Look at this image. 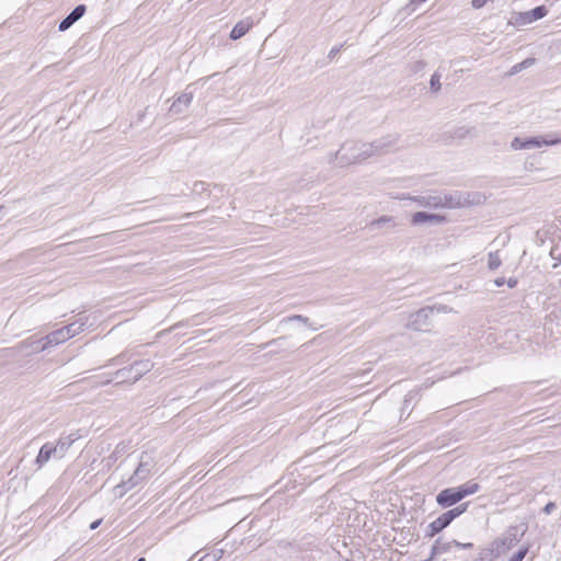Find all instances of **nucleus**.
Returning <instances> with one entry per match:
<instances>
[{
  "label": "nucleus",
  "instance_id": "1",
  "mask_svg": "<svg viewBox=\"0 0 561 561\" xmlns=\"http://www.w3.org/2000/svg\"><path fill=\"white\" fill-rule=\"evenodd\" d=\"M369 150L367 142L348 140L341 146L334 158L340 167L351 165L370 158Z\"/></svg>",
  "mask_w": 561,
  "mask_h": 561
},
{
  "label": "nucleus",
  "instance_id": "2",
  "mask_svg": "<svg viewBox=\"0 0 561 561\" xmlns=\"http://www.w3.org/2000/svg\"><path fill=\"white\" fill-rule=\"evenodd\" d=\"M450 310L447 306L422 308L410 316L407 328L414 331L428 332L433 327L432 316L434 312H448Z\"/></svg>",
  "mask_w": 561,
  "mask_h": 561
},
{
  "label": "nucleus",
  "instance_id": "3",
  "mask_svg": "<svg viewBox=\"0 0 561 561\" xmlns=\"http://www.w3.org/2000/svg\"><path fill=\"white\" fill-rule=\"evenodd\" d=\"M468 504H460L457 507H454L442 515H439L436 519L428 524L425 535L427 537H434L446 527L450 525V523L466 512Z\"/></svg>",
  "mask_w": 561,
  "mask_h": 561
},
{
  "label": "nucleus",
  "instance_id": "4",
  "mask_svg": "<svg viewBox=\"0 0 561 561\" xmlns=\"http://www.w3.org/2000/svg\"><path fill=\"white\" fill-rule=\"evenodd\" d=\"M518 542H519V538L517 536V529L510 528L505 534H503L501 537H499L494 541H492L490 550L492 553H495L496 556H501V554L506 553Z\"/></svg>",
  "mask_w": 561,
  "mask_h": 561
},
{
  "label": "nucleus",
  "instance_id": "5",
  "mask_svg": "<svg viewBox=\"0 0 561 561\" xmlns=\"http://www.w3.org/2000/svg\"><path fill=\"white\" fill-rule=\"evenodd\" d=\"M70 339L67 329L60 328L47 334L43 340L33 343L32 352H41L47 348L49 345H58Z\"/></svg>",
  "mask_w": 561,
  "mask_h": 561
},
{
  "label": "nucleus",
  "instance_id": "6",
  "mask_svg": "<svg viewBox=\"0 0 561 561\" xmlns=\"http://www.w3.org/2000/svg\"><path fill=\"white\" fill-rule=\"evenodd\" d=\"M399 141L398 135H387L371 142H367L370 147V157L380 156L389 152Z\"/></svg>",
  "mask_w": 561,
  "mask_h": 561
},
{
  "label": "nucleus",
  "instance_id": "7",
  "mask_svg": "<svg viewBox=\"0 0 561 561\" xmlns=\"http://www.w3.org/2000/svg\"><path fill=\"white\" fill-rule=\"evenodd\" d=\"M442 208H458L471 203L469 194L465 195L460 192L440 193Z\"/></svg>",
  "mask_w": 561,
  "mask_h": 561
},
{
  "label": "nucleus",
  "instance_id": "8",
  "mask_svg": "<svg viewBox=\"0 0 561 561\" xmlns=\"http://www.w3.org/2000/svg\"><path fill=\"white\" fill-rule=\"evenodd\" d=\"M561 144V134L549 133L542 136L526 138V149L539 148L541 146H556Z\"/></svg>",
  "mask_w": 561,
  "mask_h": 561
},
{
  "label": "nucleus",
  "instance_id": "9",
  "mask_svg": "<svg viewBox=\"0 0 561 561\" xmlns=\"http://www.w3.org/2000/svg\"><path fill=\"white\" fill-rule=\"evenodd\" d=\"M436 502L440 507L446 508L460 502V497L456 488H447L436 495Z\"/></svg>",
  "mask_w": 561,
  "mask_h": 561
},
{
  "label": "nucleus",
  "instance_id": "10",
  "mask_svg": "<svg viewBox=\"0 0 561 561\" xmlns=\"http://www.w3.org/2000/svg\"><path fill=\"white\" fill-rule=\"evenodd\" d=\"M87 11L84 4L77 5L58 25L60 32L70 28L78 20H80Z\"/></svg>",
  "mask_w": 561,
  "mask_h": 561
},
{
  "label": "nucleus",
  "instance_id": "11",
  "mask_svg": "<svg viewBox=\"0 0 561 561\" xmlns=\"http://www.w3.org/2000/svg\"><path fill=\"white\" fill-rule=\"evenodd\" d=\"M81 435L77 433L69 434L67 436H61L54 446L56 447L57 451V459L62 458L68 449L71 447V445L80 438Z\"/></svg>",
  "mask_w": 561,
  "mask_h": 561
},
{
  "label": "nucleus",
  "instance_id": "12",
  "mask_svg": "<svg viewBox=\"0 0 561 561\" xmlns=\"http://www.w3.org/2000/svg\"><path fill=\"white\" fill-rule=\"evenodd\" d=\"M51 457L57 458L56 447L51 443H46L41 447L39 453L35 458V465L39 469L47 463Z\"/></svg>",
  "mask_w": 561,
  "mask_h": 561
},
{
  "label": "nucleus",
  "instance_id": "13",
  "mask_svg": "<svg viewBox=\"0 0 561 561\" xmlns=\"http://www.w3.org/2000/svg\"><path fill=\"white\" fill-rule=\"evenodd\" d=\"M129 367L133 373V382H136L153 368V363L149 359H140L134 362Z\"/></svg>",
  "mask_w": 561,
  "mask_h": 561
},
{
  "label": "nucleus",
  "instance_id": "14",
  "mask_svg": "<svg viewBox=\"0 0 561 561\" xmlns=\"http://www.w3.org/2000/svg\"><path fill=\"white\" fill-rule=\"evenodd\" d=\"M445 220V217L437 214H430L426 211H416L412 215L411 222L412 225H421L425 222L430 224H440Z\"/></svg>",
  "mask_w": 561,
  "mask_h": 561
},
{
  "label": "nucleus",
  "instance_id": "15",
  "mask_svg": "<svg viewBox=\"0 0 561 561\" xmlns=\"http://www.w3.org/2000/svg\"><path fill=\"white\" fill-rule=\"evenodd\" d=\"M253 26V21L251 19H244L239 21L230 32V38L236 41L244 36L250 28Z\"/></svg>",
  "mask_w": 561,
  "mask_h": 561
},
{
  "label": "nucleus",
  "instance_id": "16",
  "mask_svg": "<svg viewBox=\"0 0 561 561\" xmlns=\"http://www.w3.org/2000/svg\"><path fill=\"white\" fill-rule=\"evenodd\" d=\"M113 379L118 380V383L131 381L133 382V373L130 367H124L112 374L110 378L101 381V385H108Z\"/></svg>",
  "mask_w": 561,
  "mask_h": 561
},
{
  "label": "nucleus",
  "instance_id": "17",
  "mask_svg": "<svg viewBox=\"0 0 561 561\" xmlns=\"http://www.w3.org/2000/svg\"><path fill=\"white\" fill-rule=\"evenodd\" d=\"M193 100V94L192 93H183L181 94L171 105L170 107V112L172 113H181L183 111V108H186L188 107V105L191 104Z\"/></svg>",
  "mask_w": 561,
  "mask_h": 561
},
{
  "label": "nucleus",
  "instance_id": "18",
  "mask_svg": "<svg viewBox=\"0 0 561 561\" xmlns=\"http://www.w3.org/2000/svg\"><path fill=\"white\" fill-rule=\"evenodd\" d=\"M455 488H456L458 495L460 497V501H461L465 497L477 493L480 490V484L470 480V481H468L461 485L455 486Z\"/></svg>",
  "mask_w": 561,
  "mask_h": 561
},
{
  "label": "nucleus",
  "instance_id": "19",
  "mask_svg": "<svg viewBox=\"0 0 561 561\" xmlns=\"http://www.w3.org/2000/svg\"><path fill=\"white\" fill-rule=\"evenodd\" d=\"M85 324H87V318L80 316V318L78 320L66 325L65 328L67 329L70 337H72V336L79 334L80 332H82Z\"/></svg>",
  "mask_w": 561,
  "mask_h": 561
},
{
  "label": "nucleus",
  "instance_id": "20",
  "mask_svg": "<svg viewBox=\"0 0 561 561\" xmlns=\"http://www.w3.org/2000/svg\"><path fill=\"white\" fill-rule=\"evenodd\" d=\"M147 458V456L141 455L139 465L135 470L137 477H144V479L149 477L151 463Z\"/></svg>",
  "mask_w": 561,
  "mask_h": 561
},
{
  "label": "nucleus",
  "instance_id": "21",
  "mask_svg": "<svg viewBox=\"0 0 561 561\" xmlns=\"http://www.w3.org/2000/svg\"><path fill=\"white\" fill-rule=\"evenodd\" d=\"M502 264V251L497 250L488 254V268L490 271L497 270Z\"/></svg>",
  "mask_w": 561,
  "mask_h": 561
},
{
  "label": "nucleus",
  "instance_id": "22",
  "mask_svg": "<svg viewBox=\"0 0 561 561\" xmlns=\"http://www.w3.org/2000/svg\"><path fill=\"white\" fill-rule=\"evenodd\" d=\"M383 226H390V227L394 228L397 226V222H396L394 218L391 216H381L378 219H375L369 224L370 228H375V227L381 228Z\"/></svg>",
  "mask_w": 561,
  "mask_h": 561
},
{
  "label": "nucleus",
  "instance_id": "23",
  "mask_svg": "<svg viewBox=\"0 0 561 561\" xmlns=\"http://www.w3.org/2000/svg\"><path fill=\"white\" fill-rule=\"evenodd\" d=\"M548 13V10L545 5H538L536 8H534L533 10H530L529 12H527V18H528V22H533V21H537V20H540L542 18H545Z\"/></svg>",
  "mask_w": 561,
  "mask_h": 561
},
{
  "label": "nucleus",
  "instance_id": "24",
  "mask_svg": "<svg viewBox=\"0 0 561 561\" xmlns=\"http://www.w3.org/2000/svg\"><path fill=\"white\" fill-rule=\"evenodd\" d=\"M142 480H145L144 477H137L135 471L134 474L127 481H124L121 484H118L116 489H124V491H127L138 485Z\"/></svg>",
  "mask_w": 561,
  "mask_h": 561
},
{
  "label": "nucleus",
  "instance_id": "25",
  "mask_svg": "<svg viewBox=\"0 0 561 561\" xmlns=\"http://www.w3.org/2000/svg\"><path fill=\"white\" fill-rule=\"evenodd\" d=\"M535 61H536L535 58H526L522 62L514 65L510 71V75H516L517 72H519L528 67H531L535 64Z\"/></svg>",
  "mask_w": 561,
  "mask_h": 561
},
{
  "label": "nucleus",
  "instance_id": "26",
  "mask_svg": "<svg viewBox=\"0 0 561 561\" xmlns=\"http://www.w3.org/2000/svg\"><path fill=\"white\" fill-rule=\"evenodd\" d=\"M425 207L442 208V195L440 194L427 195Z\"/></svg>",
  "mask_w": 561,
  "mask_h": 561
},
{
  "label": "nucleus",
  "instance_id": "27",
  "mask_svg": "<svg viewBox=\"0 0 561 561\" xmlns=\"http://www.w3.org/2000/svg\"><path fill=\"white\" fill-rule=\"evenodd\" d=\"M440 78H442V76L437 71L432 75L431 80H430V85H431V90L433 92H438L440 90V88H442Z\"/></svg>",
  "mask_w": 561,
  "mask_h": 561
},
{
  "label": "nucleus",
  "instance_id": "28",
  "mask_svg": "<svg viewBox=\"0 0 561 561\" xmlns=\"http://www.w3.org/2000/svg\"><path fill=\"white\" fill-rule=\"evenodd\" d=\"M224 550L219 549L211 553L205 554L203 558H201L198 561H219L222 558Z\"/></svg>",
  "mask_w": 561,
  "mask_h": 561
},
{
  "label": "nucleus",
  "instance_id": "29",
  "mask_svg": "<svg viewBox=\"0 0 561 561\" xmlns=\"http://www.w3.org/2000/svg\"><path fill=\"white\" fill-rule=\"evenodd\" d=\"M127 360H129V357L127 356V354L126 353H121L119 355L111 358L108 360V363H107V366L124 364Z\"/></svg>",
  "mask_w": 561,
  "mask_h": 561
},
{
  "label": "nucleus",
  "instance_id": "30",
  "mask_svg": "<svg viewBox=\"0 0 561 561\" xmlns=\"http://www.w3.org/2000/svg\"><path fill=\"white\" fill-rule=\"evenodd\" d=\"M511 147L514 149V150H522V149H526L527 145H526V138H519V137H515L512 142H511Z\"/></svg>",
  "mask_w": 561,
  "mask_h": 561
},
{
  "label": "nucleus",
  "instance_id": "31",
  "mask_svg": "<svg viewBox=\"0 0 561 561\" xmlns=\"http://www.w3.org/2000/svg\"><path fill=\"white\" fill-rule=\"evenodd\" d=\"M527 551H528V548H526V547L519 549L508 561H523Z\"/></svg>",
  "mask_w": 561,
  "mask_h": 561
},
{
  "label": "nucleus",
  "instance_id": "32",
  "mask_svg": "<svg viewBox=\"0 0 561 561\" xmlns=\"http://www.w3.org/2000/svg\"><path fill=\"white\" fill-rule=\"evenodd\" d=\"M550 320H557L558 323H561V307L557 308L549 314Z\"/></svg>",
  "mask_w": 561,
  "mask_h": 561
},
{
  "label": "nucleus",
  "instance_id": "33",
  "mask_svg": "<svg viewBox=\"0 0 561 561\" xmlns=\"http://www.w3.org/2000/svg\"><path fill=\"white\" fill-rule=\"evenodd\" d=\"M287 320L288 321H293V320L300 321V322L309 325V318L300 316V314H296V316L289 317Z\"/></svg>",
  "mask_w": 561,
  "mask_h": 561
},
{
  "label": "nucleus",
  "instance_id": "34",
  "mask_svg": "<svg viewBox=\"0 0 561 561\" xmlns=\"http://www.w3.org/2000/svg\"><path fill=\"white\" fill-rule=\"evenodd\" d=\"M556 510V504L553 502H549L542 508L545 514H551Z\"/></svg>",
  "mask_w": 561,
  "mask_h": 561
},
{
  "label": "nucleus",
  "instance_id": "35",
  "mask_svg": "<svg viewBox=\"0 0 561 561\" xmlns=\"http://www.w3.org/2000/svg\"><path fill=\"white\" fill-rule=\"evenodd\" d=\"M453 542H454V545H453L454 547H457V548H460V549H470V548H472V546H473V545H472V543H470V542H468V543H461V542H459V541H457V540H453Z\"/></svg>",
  "mask_w": 561,
  "mask_h": 561
},
{
  "label": "nucleus",
  "instance_id": "36",
  "mask_svg": "<svg viewBox=\"0 0 561 561\" xmlns=\"http://www.w3.org/2000/svg\"><path fill=\"white\" fill-rule=\"evenodd\" d=\"M341 48H342V45L341 46L332 47L331 50L329 51V56L328 57L329 58L335 57L340 53Z\"/></svg>",
  "mask_w": 561,
  "mask_h": 561
},
{
  "label": "nucleus",
  "instance_id": "37",
  "mask_svg": "<svg viewBox=\"0 0 561 561\" xmlns=\"http://www.w3.org/2000/svg\"><path fill=\"white\" fill-rule=\"evenodd\" d=\"M486 1L488 0H472L471 4L474 9H480L486 3Z\"/></svg>",
  "mask_w": 561,
  "mask_h": 561
},
{
  "label": "nucleus",
  "instance_id": "38",
  "mask_svg": "<svg viewBox=\"0 0 561 561\" xmlns=\"http://www.w3.org/2000/svg\"><path fill=\"white\" fill-rule=\"evenodd\" d=\"M101 523H102V519H101V518H100V519L94 520L93 523H91V525H90V529H91V530L96 529V528L101 525Z\"/></svg>",
  "mask_w": 561,
  "mask_h": 561
},
{
  "label": "nucleus",
  "instance_id": "39",
  "mask_svg": "<svg viewBox=\"0 0 561 561\" xmlns=\"http://www.w3.org/2000/svg\"><path fill=\"white\" fill-rule=\"evenodd\" d=\"M416 201L425 207V203H426V196H420L416 198Z\"/></svg>",
  "mask_w": 561,
  "mask_h": 561
},
{
  "label": "nucleus",
  "instance_id": "40",
  "mask_svg": "<svg viewBox=\"0 0 561 561\" xmlns=\"http://www.w3.org/2000/svg\"><path fill=\"white\" fill-rule=\"evenodd\" d=\"M424 67H425V62H424V61H422V60H421V61H417V62H416V70H421V69H423Z\"/></svg>",
  "mask_w": 561,
  "mask_h": 561
},
{
  "label": "nucleus",
  "instance_id": "41",
  "mask_svg": "<svg viewBox=\"0 0 561 561\" xmlns=\"http://www.w3.org/2000/svg\"><path fill=\"white\" fill-rule=\"evenodd\" d=\"M425 0H412L410 5L419 4L421 2H424Z\"/></svg>",
  "mask_w": 561,
  "mask_h": 561
},
{
  "label": "nucleus",
  "instance_id": "42",
  "mask_svg": "<svg viewBox=\"0 0 561 561\" xmlns=\"http://www.w3.org/2000/svg\"><path fill=\"white\" fill-rule=\"evenodd\" d=\"M119 453L118 450V447L115 449V451L113 453V455L108 458V459H112L114 458V460L116 459L115 456Z\"/></svg>",
  "mask_w": 561,
  "mask_h": 561
},
{
  "label": "nucleus",
  "instance_id": "43",
  "mask_svg": "<svg viewBox=\"0 0 561 561\" xmlns=\"http://www.w3.org/2000/svg\"><path fill=\"white\" fill-rule=\"evenodd\" d=\"M510 288H514L517 283H506Z\"/></svg>",
  "mask_w": 561,
  "mask_h": 561
},
{
  "label": "nucleus",
  "instance_id": "44",
  "mask_svg": "<svg viewBox=\"0 0 561 561\" xmlns=\"http://www.w3.org/2000/svg\"><path fill=\"white\" fill-rule=\"evenodd\" d=\"M310 328H311L312 330H314V331L319 329L318 327H312V325H310Z\"/></svg>",
  "mask_w": 561,
  "mask_h": 561
},
{
  "label": "nucleus",
  "instance_id": "45",
  "mask_svg": "<svg viewBox=\"0 0 561 561\" xmlns=\"http://www.w3.org/2000/svg\"><path fill=\"white\" fill-rule=\"evenodd\" d=\"M495 284H496L497 286H501V285H503L504 283L499 282V283H495Z\"/></svg>",
  "mask_w": 561,
  "mask_h": 561
},
{
  "label": "nucleus",
  "instance_id": "46",
  "mask_svg": "<svg viewBox=\"0 0 561 561\" xmlns=\"http://www.w3.org/2000/svg\"><path fill=\"white\" fill-rule=\"evenodd\" d=\"M137 561H146L145 558H139Z\"/></svg>",
  "mask_w": 561,
  "mask_h": 561
},
{
  "label": "nucleus",
  "instance_id": "47",
  "mask_svg": "<svg viewBox=\"0 0 561 561\" xmlns=\"http://www.w3.org/2000/svg\"><path fill=\"white\" fill-rule=\"evenodd\" d=\"M496 280L504 282V280H506V279H505V278H497Z\"/></svg>",
  "mask_w": 561,
  "mask_h": 561
}]
</instances>
